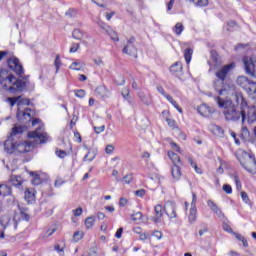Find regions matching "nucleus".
<instances>
[{
    "instance_id": "obj_23",
    "label": "nucleus",
    "mask_w": 256,
    "mask_h": 256,
    "mask_svg": "<svg viewBox=\"0 0 256 256\" xmlns=\"http://www.w3.org/2000/svg\"><path fill=\"white\" fill-rule=\"evenodd\" d=\"M138 97L142 101V103H144V105H151L152 103L151 95L145 94L143 91H139Z\"/></svg>"
},
{
    "instance_id": "obj_39",
    "label": "nucleus",
    "mask_w": 256,
    "mask_h": 256,
    "mask_svg": "<svg viewBox=\"0 0 256 256\" xmlns=\"http://www.w3.org/2000/svg\"><path fill=\"white\" fill-rule=\"evenodd\" d=\"M234 236L238 241H241L243 244V247H249V243L247 242V239H245L241 234L235 233Z\"/></svg>"
},
{
    "instance_id": "obj_7",
    "label": "nucleus",
    "mask_w": 256,
    "mask_h": 256,
    "mask_svg": "<svg viewBox=\"0 0 256 256\" xmlns=\"http://www.w3.org/2000/svg\"><path fill=\"white\" fill-rule=\"evenodd\" d=\"M31 111H33V109L31 108H25L24 110L18 108L16 112V117L19 123H29L31 119H33V116H31Z\"/></svg>"
},
{
    "instance_id": "obj_27",
    "label": "nucleus",
    "mask_w": 256,
    "mask_h": 256,
    "mask_svg": "<svg viewBox=\"0 0 256 256\" xmlns=\"http://www.w3.org/2000/svg\"><path fill=\"white\" fill-rule=\"evenodd\" d=\"M198 113H200L202 117H209V115H211V113L213 112L211 111V108L209 106L203 104L198 108Z\"/></svg>"
},
{
    "instance_id": "obj_64",
    "label": "nucleus",
    "mask_w": 256,
    "mask_h": 256,
    "mask_svg": "<svg viewBox=\"0 0 256 256\" xmlns=\"http://www.w3.org/2000/svg\"><path fill=\"white\" fill-rule=\"evenodd\" d=\"M153 236L157 239H161V237H163V233H161V231H154Z\"/></svg>"
},
{
    "instance_id": "obj_1",
    "label": "nucleus",
    "mask_w": 256,
    "mask_h": 256,
    "mask_svg": "<svg viewBox=\"0 0 256 256\" xmlns=\"http://www.w3.org/2000/svg\"><path fill=\"white\" fill-rule=\"evenodd\" d=\"M215 101L220 107V109H224L223 115L226 121H239L242 119V123H245V119H247V111L245 110H237L235 105H233L232 99H223L221 96L215 97Z\"/></svg>"
},
{
    "instance_id": "obj_48",
    "label": "nucleus",
    "mask_w": 256,
    "mask_h": 256,
    "mask_svg": "<svg viewBox=\"0 0 256 256\" xmlns=\"http://www.w3.org/2000/svg\"><path fill=\"white\" fill-rule=\"evenodd\" d=\"M222 189L225 191V193H227V195H231V193H233V188L229 184H224Z\"/></svg>"
},
{
    "instance_id": "obj_31",
    "label": "nucleus",
    "mask_w": 256,
    "mask_h": 256,
    "mask_svg": "<svg viewBox=\"0 0 256 256\" xmlns=\"http://www.w3.org/2000/svg\"><path fill=\"white\" fill-rule=\"evenodd\" d=\"M83 35V31H81L79 28L74 29L72 32L73 39H76L77 41H81V39H83Z\"/></svg>"
},
{
    "instance_id": "obj_57",
    "label": "nucleus",
    "mask_w": 256,
    "mask_h": 256,
    "mask_svg": "<svg viewBox=\"0 0 256 256\" xmlns=\"http://www.w3.org/2000/svg\"><path fill=\"white\" fill-rule=\"evenodd\" d=\"M134 195H136V197H144L145 196V189H140V190L134 191Z\"/></svg>"
},
{
    "instance_id": "obj_50",
    "label": "nucleus",
    "mask_w": 256,
    "mask_h": 256,
    "mask_svg": "<svg viewBox=\"0 0 256 256\" xmlns=\"http://www.w3.org/2000/svg\"><path fill=\"white\" fill-rule=\"evenodd\" d=\"M74 241H81L83 239V232L77 231L73 235Z\"/></svg>"
},
{
    "instance_id": "obj_38",
    "label": "nucleus",
    "mask_w": 256,
    "mask_h": 256,
    "mask_svg": "<svg viewBox=\"0 0 256 256\" xmlns=\"http://www.w3.org/2000/svg\"><path fill=\"white\" fill-rule=\"evenodd\" d=\"M19 99H21V96L18 97H8L6 101L10 104V107H15L17 103H19Z\"/></svg>"
},
{
    "instance_id": "obj_63",
    "label": "nucleus",
    "mask_w": 256,
    "mask_h": 256,
    "mask_svg": "<svg viewBox=\"0 0 256 256\" xmlns=\"http://www.w3.org/2000/svg\"><path fill=\"white\" fill-rule=\"evenodd\" d=\"M173 5H175V0H170L167 4L168 11H171L173 9Z\"/></svg>"
},
{
    "instance_id": "obj_53",
    "label": "nucleus",
    "mask_w": 256,
    "mask_h": 256,
    "mask_svg": "<svg viewBox=\"0 0 256 256\" xmlns=\"http://www.w3.org/2000/svg\"><path fill=\"white\" fill-rule=\"evenodd\" d=\"M74 217H81L83 215V208L78 207L77 209L73 210Z\"/></svg>"
},
{
    "instance_id": "obj_14",
    "label": "nucleus",
    "mask_w": 256,
    "mask_h": 256,
    "mask_svg": "<svg viewBox=\"0 0 256 256\" xmlns=\"http://www.w3.org/2000/svg\"><path fill=\"white\" fill-rule=\"evenodd\" d=\"M155 216L151 218V221L153 223H161V217H163V206L162 205H156L154 208Z\"/></svg>"
},
{
    "instance_id": "obj_4",
    "label": "nucleus",
    "mask_w": 256,
    "mask_h": 256,
    "mask_svg": "<svg viewBox=\"0 0 256 256\" xmlns=\"http://www.w3.org/2000/svg\"><path fill=\"white\" fill-rule=\"evenodd\" d=\"M44 131L45 128L43 126H39L36 130L28 132L27 137L28 139H38L40 144L47 143V141H49V135Z\"/></svg>"
},
{
    "instance_id": "obj_9",
    "label": "nucleus",
    "mask_w": 256,
    "mask_h": 256,
    "mask_svg": "<svg viewBox=\"0 0 256 256\" xmlns=\"http://www.w3.org/2000/svg\"><path fill=\"white\" fill-rule=\"evenodd\" d=\"M232 99L236 103V105H240L241 111H245V109L249 107L247 100L245 99V97H243V94L241 92H236L232 94Z\"/></svg>"
},
{
    "instance_id": "obj_20",
    "label": "nucleus",
    "mask_w": 256,
    "mask_h": 256,
    "mask_svg": "<svg viewBox=\"0 0 256 256\" xmlns=\"http://www.w3.org/2000/svg\"><path fill=\"white\" fill-rule=\"evenodd\" d=\"M13 194V191L11 190V186L7 184H0V197H9Z\"/></svg>"
},
{
    "instance_id": "obj_54",
    "label": "nucleus",
    "mask_w": 256,
    "mask_h": 256,
    "mask_svg": "<svg viewBox=\"0 0 256 256\" xmlns=\"http://www.w3.org/2000/svg\"><path fill=\"white\" fill-rule=\"evenodd\" d=\"M94 131L97 135H99V133H103V131H105V125L102 126H94Z\"/></svg>"
},
{
    "instance_id": "obj_16",
    "label": "nucleus",
    "mask_w": 256,
    "mask_h": 256,
    "mask_svg": "<svg viewBox=\"0 0 256 256\" xmlns=\"http://www.w3.org/2000/svg\"><path fill=\"white\" fill-rule=\"evenodd\" d=\"M95 95L96 97H100V99H107V97H109V92L105 86H98L95 89Z\"/></svg>"
},
{
    "instance_id": "obj_25",
    "label": "nucleus",
    "mask_w": 256,
    "mask_h": 256,
    "mask_svg": "<svg viewBox=\"0 0 256 256\" xmlns=\"http://www.w3.org/2000/svg\"><path fill=\"white\" fill-rule=\"evenodd\" d=\"M168 157L169 159H171L173 165H183V163L181 162V158L179 157V155L173 151H169L168 152Z\"/></svg>"
},
{
    "instance_id": "obj_60",
    "label": "nucleus",
    "mask_w": 256,
    "mask_h": 256,
    "mask_svg": "<svg viewBox=\"0 0 256 256\" xmlns=\"http://www.w3.org/2000/svg\"><path fill=\"white\" fill-rule=\"evenodd\" d=\"M128 202L129 201L127 200V198L122 197V198H120L119 206L120 207H125V205H127Z\"/></svg>"
},
{
    "instance_id": "obj_28",
    "label": "nucleus",
    "mask_w": 256,
    "mask_h": 256,
    "mask_svg": "<svg viewBox=\"0 0 256 256\" xmlns=\"http://www.w3.org/2000/svg\"><path fill=\"white\" fill-rule=\"evenodd\" d=\"M10 183H12L13 187H21L23 185V180H21L20 175H12L9 179Z\"/></svg>"
},
{
    "instance_id": "obj_18",
    "label": "nucleus",
    "mask_w": 256,
    "mask_h": 256,
    "mask_svg": "<svg viewBox=\"0 0 256 256\" xmlns=\"http://www.w3.org/2000/svg\"><path fill=\"white\" fill-rule=\"evenodd\" d=\"M130 219L133 223H136V225H140V223H143V213H141V211H133L130 214Z\"/></svg>"
},
{
    "instance_id": "obj_51",
    "label": "nucleus",
    "mask_w": 256,
    "mask_h": 256,
    "mask_svg": "<svg viewBox=\"0 0 256 256\" xmlns=\"http://www.w3.org/2000/svg\"><path fill=\"white\" fill-rule=\"evenodd\" d=\"M197 7H207L209 0H198L196 3Z\"/></svg>"
},
{
    "instance_id": "obj_32",
    "label": "nucleus",
    "mask_w": 256,
    "mask_h": 256,
    "mask_svg": "<svg viewBox=\"0 0 256 256\" xmlns=\"http://www.w3.org/2000/svg\"><path fill=\"white\" fill-rule=\"evenodd\" d=\"M166 99L169 101V103H171V105H173V107H175V109H177L179 113H183V109L179 107V104H177V101L173 99V96H166Z\"/></svg>"
},
{
    "instance_id": "obj_45",
    "label": "nucleus",
    "mask_w": 256,
    "mask_h": 256,
    "mask_svg": "<svg viewBox=\"0 0 256 256\" xmlns=\"http://www.w3.org/2000/svg\"><path fill=\"white\" fill-rule=\"evenodd\" d=\"M54 66L56 67V73H59V69H61V56L56 55Z\"/></svg>"
},
{
    "instance_id": "obj_58",
    "label": "nucleus",
    "mask_w": 256,
    "mask_h": 256,
    "mask_svg": "<svg viewBox=\"0 0 256 256\" xmlns=\"http://www.w3.org/2000/svg\"><path fill=\"white\" fill-rule=\"evenodd\" d=\"M123 236V227H120L116 233H115V237L116 239H121V237Z\"/></svg>"
},
{
    "instance_id": "obj_26",
    "label": "nucleus",
    "mask_w": 256,
    "mask_h": 256,
    "mask_svg": "<svg viewBox=\"0 0 256 256\" xmlns=\"http://www.w3.org/2000/svg\"><path fill=\"white\" fill-rule=\"evenodd\" d=\"M248 123H255L256 121V107L248 108L247 110Z\"/></svg>"
},
{
    "instance_id": "obj_33",
    "label": "nucleus",
    "mask_w": 256,
    "mask_h": 256,
    "mask_svg": "<svg viewBox=\"0 0 256 256\" xmlns=\"http://www.w3.org/2000/svg\"><path fill=\"white\" fill-rule=\"evenodd\" d=\"M86 229H92L93 225H95V216H89L85 219Z\"/></svg>"
},
{
    "instance_id": "obj_29",
    "label": "nucleus",
    "mask_w": 256,
    "mask_h": 256,
    "mask_svg": "<svg viewBox=\"0 0 256 256\" xmlns=\"http://www.w3.org/2000/svg\"><path fill=\"white\" fill-rule=\"evenodd\" d=\"M192 57H193V49L187 48L184 51V59H185L187 65H189L191 63Z\"/></svg>"
},
{
    "instance_id": "obj_17",
    "label": "nucleus",
    "mask_w": 256,
    "mask_h": 256,
    "mask_svg": "<svg viewBox=\"0 0 256 256\" xmlns=\"http://www.w3.org/2000/svg\"><path fill=\"white\" fill-rule=\"evenodd\" d=\"M181 165L182 164H173L171 168L172 177L175 181H179L181 179Z\"/></svg>"
},
{
    "instance_id": "obj_6",
    "label": "nucleus",
    "mask_w": 256,
    "mask_h": 256,
    "mask_svg": "<svg viewBox=\"0 0 256 256\" xmlns=\"http://www.w3.org/2000/svg\"><path fill=\"white\" fill-rule=\"evenodd\" d=\"M15 79V75L9 74V70L7 69H0V85H2L3 89H8L7 83H13Z\"/></svg>"
},
{
    "instance_id": "obj_15",
    "label": "nucleus",
    "mask_w": 256,
    "mask_h": 256,
    "mask_svg": "<svg viewBox=\"0 0 256 256\" xmlns=\"http://www.w3.org/2000/svg\"><path fill=\"white\" fill-rule=\"evenodd\" d=\"M31 147V144L30 143H27V142H23V141H17V144H16V151L18 153H29V149Z\"/></svg>"
},
{
    "instance_id": "obj_41",
    "label": "nucleus",
    "mask_w": 256,
    "mask_h": 256,
    "mask_svg": "<svg viewBox=\"0 0 256 256\" xmlns=\"http://www.w3.org/2000/svg\"><path fill=\"white\" fill-rule=\"evenodd\" d=\"M20 105H27V107H30V105H33V103H31L30 99L20 98L18 100L17 106L20 107Z\"/></svg>"
},
{
    "instance_id": "obj_47",
    "label": "nucleus",
    "mask_w": 256,
    "mask_h": 256,
    "mask_svg": "<svg viewBox=\"0 0 256 256\" xmlns=\"http://www.w3.org/2000/svg\"><path fill=\"white\" fill-rule=\"evenodd\" d=\"M55 154L57 155V157H59V159H65L67 157V152L65 150L57 149L55 151Z\"/></svg>"
},
{
    "instance_id": "obj_11",
    "label": "nucleus",
    "mask_w": 256,
    "mask_h": 256,
    "mask_svg": "<svg viewBox=\"0 0 256 256\" xmlns=\"http://www.w3.org/2000/svg\"><path fill=\"white\" fill-rule=\"evenodd\" d=\"M164 211L169 219L177 218V208L174 202L168 201L164 205Z\"/></svg>"
},
{
    "instance_id": "obj_24",
    "label": "nucleus",
    "mask_w": 256,
    "mask_h": 256,
    "mask_svg": "<svg viewBox=\"0 0 256 256\" xmlns=\"http://www.w3.org/2000/svg\"><path fill=\"white\" fill-rule=\"evenodd\" d=\"M25 131V129L23 128V126H17L15 125L12 128V132L10 134L9 137H11L12 139H17L18 135H23V132Z\"/></svg>"
},
{
    "instance_id": "obj_42",
    "label": "nucleus",
    "mask_w": 256,
    "mask_h": 256,
    "mask_svg": "<svg viewBox=\"0 0 256 256\" xmlns=\"http://www.w3.org/2000/svg\"><path fill=\"white\" fill-rule=\"evenodd\" d=\"M95 157H97V154L95 153V151L91 152L89 151L83 158V161H93V159H95Z\"/></svg>"
},
{
    "instance_id": "obj_22",
    "label": "nucleus",
    "mask_w": 256,
    "mask_h": 256,
    "mask_svg": "<svg viewBox=\"0 0 256 256\" xmlns=\"http://www.w3.org/2000/svg\"><path fill=\"white\" fill-rule=\"evenodd\" d=\"M223 81L221 80H215L214 81V89L217 91L218 95H223L227 89H225V86L223 85Z\"/></svg>"
},
{
    "instance_id": "obj_2",
    "label": "nucleus",
    "mask_w": 256,
    "mask_h": 256,
    "mask_svg": "<svg viewBox=\"0 0 256 256\" xmlns=\"http://www.w3.org/2000/svg\"><path fill=\"white\" fill-rule=\"evenodd\" d=\"M237 85L242 87L251 99H256V82L249 80V78L245 76H240L237 78Z\"/></svg>"
},
{
    "instance_id": "obj_5",
    "label": "nucleus",
    "mask_w": 256,
    "mask_h": 256,
    "mask_svg": "<svg viewBox=\"0 0 256 256\" xmlns=\"http://www.w3.org/2000/svg\"><path fill=\"white\" fill-rule=\"evenodd\" d=\"M10 85H14L6 89V91H9L10 93H17V91H19V93H23V91L27 89V82L17 77L12 80V83H10Z\"/></svg>"
},
{
    "instance_id": "obj_46",
    "label": "nucleus",
    "mask_w": 256,
    "mask_h": 256,
    "mask_svg": "<svg viewBox=\"0 0 256 256\" xmlns=\"http://www.w3.org/2000/svg\"><path fill=\"white\" fill-rule=\"evenodd\" d=\"M249 135H250V132L247 126L242 127V130H241L242 139H249Z\"/></svg>"
},
{
    "instance_id": "obj_49",
    "label": "nucleus",
    "mask_w": 256,
    "mask_h": 256,
    "mask_svg": "<svg viewBox=\"0 0 256 256\" xmlns=\"http://www.w3.org/2000/svg\"><path fill=\"white\" fill-rule=\"evenodd\" d=\"M75 96L78 97L79 99H83V97H85V90L83 89L75 90Z\"/></svg>"
},
{
    "instance_id": "obj_10",
    "label": "nucleus",
    "mask_w": 256,
    "mask_h": 256,
    "mask_svg": "<svg viewBox=\"0 0 256 256\" xmlns=\"http://www.w3.org/2000/svg\"><path fill=\"white\" fill-rule=\"evenodd\" d=\"M196 203H197V194H195V192H192V203H191L190 214L188 216L189 223H193L194 221H197V207L195 206Z\"/></svg>"
},
{
    "instance_id": "obj_37",
    "label": "nucleus",
    "mask_w": 256,
    "mask_h": 256,
    "mask_svg": "<svg viewBox=\"0 0 256 256\" xmlns=\"http://www.w3.org/2000/svg\"><path fill=\"white\" fill-rule=\"evenodd\" d=\"M83 67H85V65L81 62H73L69 69H72L74 71H81V69H83Z\"/></svg>"
},
{
    "instance_id": "obj_55",
    "label": "nucleus",
    "mask_w": 256,
    "mask_h": 256,
    "mask_svg": "<svg viewBox=\"0 0 256 256\" xmlns=\"http://www.w3.org/2000/svg\"><path fill=\"white\" fill-rule=\"evenodd\" d=\"M233 179L236 184V189H241V180L239 179V176L235 175L233 176Z\"/></svg>"
},
{
    "instance_id": "obj_12",
    "label": "nucleus",
    "mask_w": 256,
    "mask_h": 256,
    "mask_svg": "<svg viewBox=\"0 0 256 256\" xmlns=\"http://www.w3.org/2000/svg\"><path fill=\"white\" fill-rule=\"evenodd\" d=\"M17 147V139L11 138V136H8V139L4 142V149L6 153H9L10 155L15 153Z\"/></svg>"
},
{
    "instance_id": "obj_61",
    "label": "nucleus",
    "mask_w": 256,
    "mask_h": 256,
    "mask_svg": "<svg viewBox=\"0 0 256 256\" xmlns=\"http://www.w3.org/2000/svg\"><path fill=\"white\" fill-rule=\"evenodd\" d=\"M166 123H168L169 127L175 128V120L167 118Z\"/></svg>"
},
{
    "instance_id": "obj_52",
    "label": "nucleus",
    "mask_w": 256,
    "mask_h": 256,
    "mask_svg": "<svg viewBox=\"0 0 256 256\" xmlns=\"http://www.w3.org/2000/svg\"><path fill=\"white\" fill-rule=\"evenodd\" d=\"M80 44L79 43H73L70 47V53H77L79 50Z\"/></svg>"
},
{
    "instance_id": "obj_8",
    "label": "nucleus",
    "mask_w": 256,
    "mask_h": 256,
    "mask_svg": "<svg viewBox=\"0 0 256 256\" xmlns=\"http://www.w3.org/2000/svg\"><path fill=\"white\" fill-rule=\"evenodd\" d=\"M234 68H235L234 63L224 65L220 70L216 72V77L218 81L224 82L227 79V75H229V72L231 71V69H234Z\"/></svg>"
},
{
    "instance_id": "obj_35",
    "label": "nucleus",
    "mask_w": 256,
    "mask_h": 256,
    "mask_svg": "<svg viewBox=\"0 0 256 256\" xmlns=\"http://www.w3.org/2000/svg\"><path fill=\"white\" fill-rule=\"evenodd\" d=\"M184 29H185V26H183L182 23L178 22V23L174 26L173 31H174V33H176L177 35H181V34L183 33Z\"/></svg>"
},
{
    "instance_id": "obj_34",
    "label": "nucleus",
    "mask_w": 256,
    "mask_h": 256,
    "mask_svg": "<svg viewBox=\"0 0 256 256\" xmlns=\"http://www.w3.org/2000/svg\"><path fill=\"white\" fill-rule=\"evenodd\" d=\"M188 163H190L191 167L195 170L196 173H198V175H201L203 173V170H201V168H199V166H197V163H195V161H193V158L189 157Z\"/></svg>"
},
{
    "instance_id": "obj_3",
    "label": "nucleus",
    "mask_w": 256,
    "mask_h": 256,
    "mask_svg": "<svg viewBox=\"0 0 256 256\" xmlns=\"http://www.w3.org/2000/svg\"><path fill=\"white\" fill-rule=\"evenodd\" d=\"M7 65L11 71H14L16 73V75L20 79H22V81L26 82L27 79H29V75L23 76V75H25V69L23 68V65L21 64V62H19V58L15 57V56L10 57L7 60Z\"/></svg>"
},
{
    "instance_id": "obj_21",
    "label": "nucleus",
    "mask_w": 256,
    "mask_h": 256,
    "mask_svg": "<svg viewBox=\"0 0 256 256\" xmlns=\"http://www.w3.org/2000/svg\"><path fill=\"white\" fill-rule=\"evenodd\" d=\"M18 209L20 211V216L22 217L23 221L29 222L31 220V216L28 214L29 208L18 204Z\"/></svg>"
},
{
    "instance_id": "obj_43",
    "label": "nucleus",
    "mask_w": 256,
    "mask_h": 256,
    "mask_svg": "<svg viewBox=\"0 0 256 256\" xmlns=\"http://www.w3.org/2000/svg\"><path fill=\"white\" fill-rule=\"evenodd\" d=\"M241 195V199L244 203H246V205H251V200L249 199V195L247 194V192L242 191L240 193Z\"/></svg>"
},
{
    "instance_id": "obj_19",
    "label": "nucleus",
    "mask_w": 256,
    "mask_h": 256,
    "mask_svg": "<svg viewBox=\"0 0 256 256\" xmlns=\"http://www.w3.org/2000/svg\"><path fill=\"white\" fill-rule=\"evenodd\" d=\"M24 199L27 203H33L35 200V190L33 188H27L24 192Z\"/></svg>"
},
{
    "instance_id": "obj_59",
    "label": "nucleus",
    "mask_w": 256,
    "mask_h": 256,
    "mask_svg": "<svg viewBox=\"0 0 256 256\" xmlns=\"http://www.w3.org/2000/svg\"><path fill=\"white\" fill-rule=\"evenodd\" d=\"M105 151L108 155H111V153L115 151V147H113V145H107Z\"/></svg>"
},
{
    "instance_id": "obj_62",
    "label": "nucleus",
    "mask_w": 256,
    "mask_h": 256,
    "mask_svg": "<svg viewBox=\"0 0 256 256\" xmlns=\"http://www.w3.org/2000/svg\"><path fill=\"white\" fill-rule=\"evenodd\" d=\"M170 145H171L172 149H174V151L179 152L181 149V148H179V145H177V143H175V142H171Z\"/></svg>"
},
{
    "instance_id": "obj_36",
    "label": "nucleus",
    "mask_w": 256,
    "mask_h": 256,
    "mask_svg": "<svg viewBox=\"0 0 256 256\" xmlns=\"http://www.w3.org/2000/svg\"><path fill=\"white\" fill-rule=\"evenodd\" d=\"M207 203H208V207H210V209H212V211L216 213V215H219V213H221V210L219 209L217 204H215V202L209 200Z\"/></svg>"
},
{
    "instance_id": "obj_13",
    "label": "nucleus",
    "mask_w": 256,
    "mask_h": 256,
    "mask_svg": "<svg viewBox=\"0 0 256 256\" xmlns=\"http://www.w3.org/2000/svg\"><path fill=\"white\" fill-rule=\"evenodd\" d=\"M170 73L175 77H181L183 75V63L178 61L170 66Z\"/></svg>"
},
{
    "instance_id": "obj_56",
    "label": "nucleus",
    "mask_w": 256,
    "mask_h": 256,
    "mask_svg": "<svg viewBox=\"0 0 256 256\" xmlns=\"http://www.w3.org/2000/svg\"><path fill=\"white\" fill-rule=\"evenodd\" d=\"M157 91L160 92V94L163 95L165 99H167V96H170L169 94L165 93V89L163 88V86H157Z\"/></svg>"
},
{
    "instance_id": "obj_40",
    "label": "nucleus",
    "mask_w": 256,
    "mask_h": 256,
    "mask_svg": "<svg viewBox=\"0 0 256 256\" xmlns=\"http://www.w3.org/2000/svg\"><path fill=\"white\" fill-rule=\"evenodd\" d=\"M107 35H109L110 39H112V41H119V35L117 34V32H115L113 29H109L108 32H106Z\"/></svg>"
},
{
    "instance_id": "obj_44",
    "label": "nucleus",
    "mask_w": 256,
    "mask_h": 256,
    "mask_svg": "<svg viewBox=\"0 0 256 256\" xmlns=\"http://www.w3.org/2000/svg\"><path fill=\"white\" fill-rule=\"evenodd\" d=\"M97 25L100 26L101 29H103V31H105L106 33L109 32V30L111 29V27H109V25H107L105 22L98 20L97 21Z\"/></svg>"
},
{
    "instance_id": "obj_30",
    "label": "nucleus",
    "mask_w": 256,
    "mask_h": 256,
    "mask_svg": "<svg viewBox=\"0 0 256 256\" xmlns=\"http://www.w3.org/2000/svg\"><path fill=\"white\" fill-rule=\"evenodd\" d=\"M30 176L32 177V185H41V176H39V174L35 172H30Z\"/></svg>"
}]
</instances>
